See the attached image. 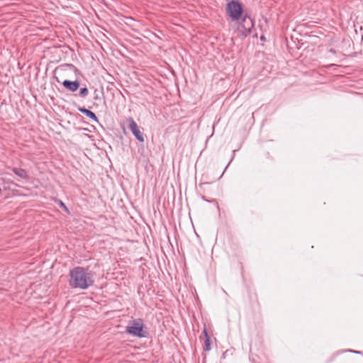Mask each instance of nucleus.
<instances>
[{
    "label": "nucleus",
    "mask_w": 363,
    "mask_h": 363,
    "mask_svg": "<svg viewBox=\"0 0 363 363\" xmlns=\"http://www.w3.org/2000/svg\"><path fill=\"white\" fill-rule=\"evenodd\" d=\"M69 284L72 289H87L94 283L91 271L83 267H75L69 271Z\"/></svg>",
    "instance_id": "obj_1"
},
{
    "label": "nucleus",
    "mask_w": 363,
    "mask_h": 363,
    "mask_svg": "<svg viewBox=\"0 0 363 363\" xmlns=\"http://www.w3.org/2000/svg\"><path fill=\"white\" fill-rule=\"evenodd\" d=\"M226 10L233 21L240 19L243 12L242 5L238 1H231L228 3Z\"/></svg>",
    "instance_id": "obj_3"
},
{
    "label": "nucleus",
    "mask_w": 363,
    "mask_h": 363,
    "mask_svg": "<svg viewBox=\"0 0 363 363\" xmlns=\"http://www.w3.org/2000/svg\"><path fill=\"white\" fill-rule=\"evenodd\" d=\"M65 66L69 67L71 70H74V72L78 71V69L76 68V67L72 64H67V65H65Z\"/></svg>",
    "instance_id": "obj_12"
},
{
    "label": "nucleus",
    "mask_w": 363,
    "mask_h": 363,
    "mask_svg": "<svg viewBox=\"0 0 363 363\" xmlns=\"http://www.w3.org/2000/svg\"><path fill=\"white\" fill-rule=\"evenodd\" d=\"M55 203H57L67 213L69 214V211L63 201L60 199H56Z\"/></svg>",
    "instance_id": "obj_10"
},
{
    "label": "nucleus",
    "mask_w": 363,
    "mask_h": 363,
    "mask_svg": "<svg viewBox=\"0 0 363 363\" xmlns=\"http://www.w3.org/2000/svg\"><path fill=\"white\" fill-rule=\"evenodd\" d=\"M128 127L133 135L136 138V139L140 143L144 142V137L143 133L139 129L138 125L135 123V121L132 118H129L128 120Z\"/></svg>",
    "instance_id": "obj_5"
},
{
    "label": "nucleus",
    "mask_w": 363,
    "mask_h": 363,
    "mask_svg": "<svg viewBox=\"0 0 363 363\" xmlns=\"http://www.w3.org/2000/svg\"><path fill=\"white\" fill-rule=\"evenodd\" d=\"M253 27L254 23L252 19L250 16L245 15L239 25L240 30L247 35L250 33Z\"/></svg>",
    "instance_id": "obj_4"
},
{
    "label": "nucleus",
    "mask_w": 363,
    "mask_h": 363,
    "mask_svg": "<svg viewBox=\"0 0 363 363\" xmlns=\"http://www.w3.org/2000/svg\"><path fill=\"white\" fill-rule=\"evenodd\" d=\"M78 111L80 113H82L84 114L85 116H86L89 118L91 119L92 121H94L95 122H98L99 121L96 114L93 111H90V110H89V109H87V108H86L84 107H79L78 108Z\"/></svg>",
    "instance_id": "obj_8"
},
{
    "label": "nucleus",
    "mask_w": 363,
    "mask_h": 363,
    "mask_svg": "<svg viewBox=\"0 0 363 363\" xmlns=\"http://www.w3.org/2000/svg\"><path fill=\"white\" fill-rule=\"evenodd\" d=\"M348 351L350 352H352V353H355V354H360L361 353L360 351H356V350H349Z\"/></svg>",
    "instance_id": "obj_13"
},
{
    "label": "nucleus",
    "mask_w": 363,
    "mask_h": 363,
    "mask_svg": "<svg viewBox=\"0 0 363 363\" xmlns=\"http://www.w3.org/2000/svg\"><path fill=\"white\" fill-rule=\"evenodd\" d=\"M11 170L17 177L22 179L26 180L28 179V174L26 169L20 167H12Z\"/></svg>",
    "instance_id": "obj_7"
},
{
    "label": "nucleus",
    "mask_w": 363,
    "mask_h": 363,
    "mask_svg": "<svg viewBox=\"0 0 363 363\" xmlns=\"http://www.w3.org/2000/svg\"><path fill=\"white\" fill-rule=\"evenodd\" d=\"M98 98H99V97H98V96H97V95H96V96H94V99H98Z\"/></svg>",
    "instance_id": "obj_14"
},
{
    "label": "nucleus",
    "mask_w": 363,
    "mask_h": 363,
    "mask_svg": "<svg viewBox=\"0 0 363 363\" xmlns=\"http://www.w3.org/2000/svg\"><path fill=\"white\" fill-rule=\"evenodd\" d=\"M89 94V90L86 87L81 88L79 92L80 97H86Z\"/></svg>",
    "instance_id": "obj_11"
},
{
    "label": "nucleus",
    "mask_w": 363,
    "mask_h": 363,
    "mask_svg": "<svg viewBox=\"0 0 363 363\" xmlns=\"http://www.w3.org/2000/svg\"><path fill=\"white\" fill-rule=\"evenodd\" d=\"M143 321L142 319L133 320L130 325L126 327V332L138 337H146V332L143 330Z\"/></svg>",
    "instance_id": "obj_2"
},
{
    "label": "nucleus",
    "mask_w": 363,
    "mask_h": 363,
    "mask_svg": "<svg viewBox=\"0 0 363 363\" xmlns=\"http://www.w3.org/2000/svg\"><path fill=\"white\" fill-rule=\"evenodd\" d=\"M62 85L67 89L71 91H75L79 87V82L77 80L69 81V80L66 79L62 82Z\"/></svg>",
    "instance_id": "obj_6"
},
{
    "label": "nucleus",
    "mask_w": 363,
    "mask_h": 363,
    "mask_svg": "<svg viewBox=\"0 0 363 363\" xmlns=\"http://www.w3.org/2000/svg\"><path fill=\"white\" fill-rule=\"evenodd\" d=\"M203 333H204V335H205V347H204V350L206 351H209L211 350V341H210V337L208 335V333H207V331H206V328L203 329Z\"/></svg>",
    "instance_id": "obj_9"
}]
</instances>
